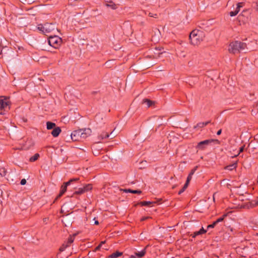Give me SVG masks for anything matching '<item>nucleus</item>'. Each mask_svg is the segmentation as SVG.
Returning <instances> with one entry per match:
<instances>
[{"label":"nucleus","mask_w":258,"mask_h":258,"mask_svg":"<svg viewBox=\"0 0 258 258\" xmlns=\"http://www.w3.org/2000/svg\"><path fill=\"white\" fill-rule=\"evenodd\" d=\"M205 35L203 31L195 29L190 33L189 38L191 44L196 45L199 44L203 40Z\"/></svg>","instance_id":"obj_1"},{"label":"nucleus","mask_w":258,"mask_h":258,"mask_svg":"<svg viewBox=\"0 0 258 258\" xmlns=\"http://www.w3.org/2000/svg\"><path fill=\"white\" fill-rule=\"evenodd\" d=\"M246 47V44L238 41L231 42L228 45V50L232 54L239 53L241 50H244Z\"/></svg>","instance_id":"obj_2"},{"label":"nucleus","mask_w":258,"mask_h":258,"mask_svg":"<svg viewBox=\"0 0 258 258\" xmlns=\"http://www.w3.org/2000/svg\"><path fill=\"white\" fill-rule=\"evenodd\" d=\"M37 28L45 35L51 33H54L56 31H58L55 25L52 23H45L44 25L39 24Z\"/></svg>","instance_id":"obj_3"},{"label":"nucleus","mask_w":258,"mask_h":258,"mask_svg":"<svg viewBox=\"0 0 258 258\" xmlns=\"http://www.w3.org/2000/svg\"><path fill=\"white\" fill-rule=\"evenodd\" d=\"M48 42L51 46L57 49L60 46L62 43V39L60 37L56 35L50 36L49 37Z\"/></svg>","instance_id":"obj_4"},{"label":"nucleus","mask_w":258,"mask_h":258,"mask_svg":"<svg viewBox=\"0 0 258 258\" xmlns=\"http://www.w3.org/2000/svg\"><path fill=\"white\" fill-rule=\"evenodd\" d=\"M10 101L8 98L0 96V114H4L3 110L9 109Z\"/></svg>","instance_id":"obj_5"},{"label":"nucleus","mask_w":258,"mask_h":258,"mask_svg":"<svg viewBox=\"0 0 258 258\" xmlns=\"http://www.w3.org/2000/svg\"><path fill=\"white\" fill-rule=\"evenodd\" d=\"M214 141L218 142L217 140H206L202 142H200L198 143L197 145V148L201 150H203L205 148V147L207 145H208L209 144L211 143L212 142H213Z\"/></svg>","instance_id":"obj_6"},{"label":"nucleus","mask_w":258,"mask_h":258,"mask_svg":"<svg viewBox=\"0 0 258 258\" xmlns=\"http://www.w3.org/2000/svg\"><path fill=\"white\" fill-rule=\"evenodd\" d=\"M80 130L74 131L71 134V138L73 141H77L82 140L81 136L82 133H81Z\"/></svg>","instance_id":"obj_7"},{"label":"nucleus","mask_w":258,"mask_h":258,"mask_svg":"<svg viewBox=\"0 0 258 258\" xmlns=\"http://www.w3.org/2000/svg\"><path fill=\"white\" fill-rule=\"evenodd\" d=\"M69 185H70V182H66L61 185L60 192L57 196L56 199L60 198L64 194V193L67 191V186Z\"/></svg>","instance_id":"obj_8"},{"label":"nucleus","mask_w":258,"mask_h":258,"mask_svg":"<svg viewBox=\"0 0 258 258\" xmlns=\"http://www.w3.org/2000/svg\"><path fill=\"white\" fill-rule=\"evenodd\" d=\"M81 132L82 133L81 136L82 139H85L89 136L91 134V130L90 128H85V129H81Z\"/></svg>","instance_id":"obj_9"},{"label":"nucleus","mask_w":258,"mask_h":258,"mask_svg":"<svg viewBox=\"0 0 258 258\" xmlns=\"http://www.w3.org/2000/svg\"><path fill=\"white\" fill-rule=\"evenodd\" d=\"M61 132V129L59 127H55L51 132V135L54 137H57Z\"/></svg>","instance_id":"obj_10"},{"label":"nucleus","mask_w":258,"mask_h":258,"mask_svg":"<svg viewBox=\"0 0 258 258\" xmlns=\"http://www.w3.org/2000/svg\"><path fill=\"white\" fill-rule=\"evenodd\" d=\"M210 122V121H206V122H199L196 125H195L194 126V128H198V129L200 128H203V127H205V126H206L207 125H208Z\"/></svg>","instance_id":"obj_11"},{"label":"nucleus","mask_w":258,"mask_h":258,"mask_svg":"<svg viewBox=\"0 0 258 258\" xmlns=\"http://www.w3.org/2000/svg\"><path fill=\"white\" fill-rule=\"evenodd\" d=\"M146 253V248H144L141 251H138V252H135V256H136V258L137 257L141 258L145 255Z\"/></svg>","instance_id":"obj_12"},{"label":"nucleus","mask_w":258,"mask_h":258,"mask_svg":"<svg viewBox=\"0 0 258 258\" xmlns=\"http://www.w3.org/2000/svg\"><path fill=\"white\" fill-rule=\"evenodd\" d=\"M237 162H235V163L228 165L225 167V169L228 170L232 171L233 169H235L237 166Z\"/></svg>","instance_id":"obj_13"},{"label":"nucleus","mask_w":258,"mask_h":258,"mask_svg":"<svg viewBox=\"0 0 258 258\" xmlns=\"http://www.w3.org/2000/svg\"><path fill=\"white\" fill-rule=\"evenodd\" d=\"M105 6L107 7H109L112 10H115L117 9V7L116 4L113 3L112 1L108 2L105 4Z\"/></svg>","instance_id":"obj_14"},{"label":"nucleus","mask_w":258,"mask_h":258,"mask_svg":"<svg viewBox=\"0 0 258 258\" xmlns=\"http://www.w3.org/2000/svg\"><path fill=\"white\" fill-rule=\"evenodd\" d=\"M122 255V252L116 251L114 253H113L111 255H109L107 258H117L118 257Z\"/></svg>","instance_id":"obj_15"},{"label":"nucleus","mask_w":258,"mask_h":258,"mask_svg":"<svg viewBox=\"0 0 258 258\" xmlns=\"http://www.w3.org/2000/svg\"><path fill=\"white\" fill-rule=\"evenodd\" d=\"M123 191L125 192H130L133 194H140L142 192L141 190H132L131 189H124Z\"/></svg>","instance_id":"obj_16"},{"label":"nucleus","mask_w":258,"mask_h":258,"mask_svg":"<svg viewBox=\"0 0 258 258\" xmlns=\"http://www.w3.org/2000/svg\"><path fill=\"white\" fill-rule=\"evenodd\" d=\"M206 232V230H205L203 228L201 229L199 231L194 232L192 237L195 238L196 236L202 234Z\"/></svg>","instance_id":"obj_17"},{"label":"nucleus","mask_w":258,"mask_h":258,"mask_svg":"<svg viewBox=\"0 0 258 258\" xmlns=\"http://www.w3.org/2000/svg\"><path fill=\"white\" fill-rule=\"evenodd\" d=\"M46 125L47 130H51L55 128L56 126L55 123L50 121H47L46 122Z\"/></svg>","instance_id":"obj_18"},{"label":"nucleus","mask_w":258,"mask_h":258,"mask_svg":"<svg viewBox=\"0 0 258 258\" xmlns=\"http://www.w3.org/2000/svg\"><path fill=\"white\" fill-rule=\"evenodd\" d=\"M155 203H156L155 202H153L143 201V202H141L140 203V204L142 206H152V205L153 204H155Z\"/></svg>","instance_id":"obj_19"},{"label":"nucleus","mask_w":258,"mask_h":258,"mask_svg":"<svg viewBox=\"0 0 258 258\" xmlns=\"http://www.w3.org/2000/svg\"><path fill=\"white\" fill-rule=\"evenodd\" d=\"M109 137V135L108 134L103 132L99 136H98V139L101 140H103L105 138H107Z\"/></svg>","instance_id":"obj_20"},{"label":"nucleus","mask_w":258,"mask_h":258,"mask_svg":"<svg viewBox=\"0 0 258 258\" xmlns=\"http://www.w3.org/2000/svg\"><path fill=\"white\" fill-rule=\"evenodd\" d=\"M83 188L85 192H87L92 189V185L91 184H86Z\"/></svg>","instance_id":"obj_21"},{"label":"nucleus","mask_w":258,"mask_h":258,"mask_svg":"<svg viewBox=\"0 0 258 258\" xmlns=\"http://www.w3.org/2000/svg\"><path fill=\"white\" fill-rule=\"evenodd\" d=\"M39 157V154L36 153L34 156H33L32 157H31L30 158L29 161L30 162H34V161H36L38 159Z\"/></svg>","instance_id":"obj_22"},{"label":"nucleus","mask_w":258,"mask_h":258,"mask_svg":"<svg viewBox=\"0 0 258 258\" xmlns=\"http://www.w3.org/2000/svg\"><path fill=\"white\" fill-rule=\"evenodd\" d=\"M85 192L83 187L79 188L77 190L74 192V195H81Z\"/></svg>","instance_id":"obj_23"},{"label":"nucleus","mask_w":258,"mask_h":258,"mask_svg":"<svg viewBox=\"0 0 258 258\" xmlns=\"http://www.w3.org/2000/svg\"><path fill=\"white\" fill-rule=\"evenodd\" d=\"M74 242V237H69L68 240L67 242H65L66 245H68V247L71 245V244Z\"/></svg>","instance_id":"obj_24"},{"label":"nucleus","mask_w":258,"mask_h":258,"mask_svg":"<svg viewBox=\"0 0 258 258\" xmlns=\"http://www.w3.org/2000/svg\"><path fill=\"white\" fill-rule=\"evenodd\" d=\"M144 103H146L148 107H150L153 104V102L149 99H145L143 100Z\"/></svg>","instance_id":"obj_25"},{"label":"nucleus","mask_w":258,"mask_h":258,"mask_svg":"<svg viewBox=\"0 0 258 258\" xmlns=\"http://www.w3.org/2000/svg\"><path fill=\"white\" fill-rule=\"evenodd\" d=\"M68 247V245H66V243H64L62 244V245L60 247L59 250L60 252H62L64 251L66 248Z\"/></svg>","instance_id":"obj_26"},{"label":"nucleus","mask_w":258,"mask_h":258,"mask_svg":"<svg viewBox=\"0 0 258 258\" xmlns=\"http://www.w3.org/2000/svg\"><path fill=\"white\" fill-rule=\"evenodd\" d=\"M225 216V215H224L223 217H220L218 218L216 221H215V223L217 224L218 223L221 222L223 220L224 217Z\"/></svg>","instance_id":"obj_27"},{"label":"nucleus","mask_w":258,"mask_h":258,"mask_svg":"<svg viewBox=\"0 0 258 258\" xmlns=\"http://www.w3.org/2000/svg\"><path fill=\"white\" fill-rule=\"evenodd\" d=\"M244 145L242 147H241L240 149H239V153H238L237 155H235L234 157H236L238 155H239L240 154V153L242 152L243 151V150H244Z\"/></svg>","instance_id":"obj_28"},{"label":"nucleus","mask_w":258,"mask_h":258,"mask_svg":"<svg viewBox=\"0 0 258 258\" xmlns=\"http://www.w3.org/2000/svg\"><path fill=\"white\" fill-rule=\"evenodd\" d=\"M237 14L236 13L235 11H231L229 13V15L231 17H234Z\"/></svg>","instance_id":"obj_29"},{"label":"nucleus","mask_w":258,"mask_h":258,"mask_svg":"<svg viewBox=\"0 0 258 258\" xmlns=\"http://www.w3.org/2000/svg\"><path fill=\"white\" fill-rule=\"evenodd\" d=\"M79 180V178H72L70 179L68 182H70V184L74 181H77Z\"/></svg>","instance_id":"obj_30"},{"label":"nucleus","mask_w":258,"mask_h":258,"mask_svg":"<svg viewBox=\"0 0 258 258\" xmlns=\"http://www.w3.org/2000/svg\"><path fill=\"white\" fill-rule=\"evenodd\" d=\"M191 178H192V175H191L190 174H189L188 176H187V178L186 182H189V181H190Z\"/></svg>","instance_id":"obj_31"},{"label":"nucleus","mask_w":258,"mask_h":258,"mask_svg":"<svg viewBox=\"0 0 258 258\" xmlns=\"http://www.w3.org/2000/svg\"><path fill=\"white\" fill-rule=\"evenodd\" d=\"M197 167H195L193 169L191 170L190 172L189 173V174L192 176V175L194 174L195 171L197 170Z\"/></svg>","instance_id":"obj_32"},{"label":"nucleus","mask_w":258,"mask_h":258,"mask_svg":"<svg viewBox=\"0 0 258 258\" xmlns=\"http://www.w3.org/2000/svg\"><path fill=\"white\" fill-rule=\"evenodd\" d=\"M216 225V224L214 222L213 224L208 225L207 228H214Z\"/></svg>","instance_id":"obj_33"},{"label":"nucleus","mask_w":258,"mask_h":258,"mask_svg":"<svg viewBox=\"0 0 258 258\" xmlns=\"http://www.w3.org/2000/svg\"><path fill=\"white\" fill-rule=\"evenodd\" d=\"M21 185H25L26 183V180L25 179H22L20 182Z\"/></svg>","instance_id":"obj_34"},{"label":"nucleus","mask_w":258,"mask_h":258,"mask_svg":"<svg viewBox=\"0 0 258 258\" xmlns=\"http://www.w3.org/2000/svg\"><path fill=\"white\" fill-rule=\"evenodd\" d=\"M252 205L255 206L258 205V199L252 201Z\"/></svg>","instance_id":"obj_35"},{"label":"nucleus","mask_w":258,"mask_h":258,"mask_svg":"<svg viewBox=\"0 0 258 258\" xmlns=\"http://www.w3.org/2000/svg\"><path fill=\"white\" fill-rule=\"evenodd\" d=\"M242 6H243V4L242 3H238L237 4V7H236L240 9V8H241Z\"/></svg>","instance_id":"obj_36"},{"label":"nucleus","mask_w":258,"mask_h":258,"mask_svg":"<svg viewBox=\"0 0 258 258\" xmlns=\"http://www.w3.org/2000/svg\"><path fill=\"white\" fill-rule=\"evenodd\" d=\"M149 16L151 17H154V18H157V14H153V13H150L149 14Z\"/></svg>","instance_id":"obj_37"},{"label":"nucleus","mask_w":258,"mask_h":258,"mask_svg":"<svg viewBox=\"0 0 258 258\" xmlns=\"http://www.w3.org/2000/svg\"><path fill=\"white\" fill-rule=\"evenodd\" d=\"M188 184H189V182H186L184 184L183 187V188L185 190L187 187L188 186Z\"/></svg>","instance_id":"obj_38"},{"label":"nucleus","mask_w":258,"mask_h":258,"mask_svg":"<svg viewBox=\"0 0 258 258\" xmlns=\"http://www.w3.org/2000/svg\"><path fill=\"white\" fill-rule=\"evenodd\" d=\"M188 184H189V182H186L184 184L183 187V188L185 190L187 187L188 186Z\"/></svg>","instance_id":"obj_39"},{"label":"nucleus","mask_w":258,"mask_h":258,"mask_svg":"<svg viewBox=\"0 0 258 258\" xmlns=\"http://www.w3.org/2000/svg\"><path fill=\"white\" fill-rule=\"evenodd\" d=\"M149 218H150L149 217H144L141 218V221H145V220H147V219H148Z\"/></svg>","instance_id":"obj_40"},{"label":"nucleus","mask_w":258,"mask_h":258,"mask_svg":"<svg viewBox=\"0 0 258 258\" xmlns=\"http://www.w3.org/2000/svg\"><path fill=\"white\" fill-rule=\"evenodd\" d=\"M255 10L258 12V0L256 2Z\"/></svg>","instance_id":"obj_41"},{"label":"nucleus","mask_w":258,"mask_h":258,"mask_svg":"<svg viewBox=\"0 0 258 258\" xmlns=\"http://www.w3.org/2000/svg\"><path fill=\"white\" fill-rule=\"evenodd\" d=\"M101 247V244H99L98 246H97L95 248V251H97V250H99L100 248Z\"/></svg>","instance_id":"obj_42"},{"label":"nucleus","mask_w":258,"mask_h":258,"mask_svg":"<svg viewBox=\"0 0 258 258\" xmlns=\"http://www.w3.org/2000/svg\"><path fill=\"white\" fill-rule=\"evenodd\" d=\"M221 133H222V130H221V129H220V130H219L217 132V135H221Z\"/></svg>","instance_id":"obj_43"},{"label":"nucleus","mask_w":258,"mask_h":258,"mask_svg":"<svg viewBox=\"0 0 258 258\" xmlns=\"http://www.w3.org/2000/svg\"><path fill=\"white\" fill-rule=\"evenodd\" d=\"M185 190L182 188L179 192L178 194L180 195L181 193H182Z\"/></svg>","instance_id":"obj_44"},{"label":"nucleus","mask_w":258,"mask_h":258,"mask_svg":"<svg viewBox=\"0 0 258 258\" xmlns=\"http://www.w3.org/2000/svg\"><path fill=\"white\" fill-rule=\"evenodd\" d=\"M235 11L236 13L237 14H238L239 13V12L240 11V9L236 7V8Z\"/></svg>","instance_id":"obj_45"},{"label":"nucleus","mask_w":258,"mask_h":258,"mask_svg":"<svg viewBox=\"0 0 258 258\" xmlns=\"http://www.w3.org/2000/svg\"><path fill=\"white\" fill-rule=\"evenodd\" d=\"M77 235V233L74 234L73 235H70V237H73L74 239H75V236Z\"/></svg>","instance_id":"obj_46"},{"label":"nucleus","mask_w":258,"mask_h":258,"mask_svg":"<svg viewBox=\"0 0 258 258\" xmlns=\"http://www.w3.org/2000/svg\"><path fill=\"white\" fill-rule=\"evenodd\" d=\"M130 258H136V256H135V255H132L130 256Z\"/></svg>","instance_id":"obj_47"},{"label":"nucleus","mask_w":258,"mask_h":258,"mask_svg":"<svg viewBox=\"0 0 258 258\" xmlns=\"http://www.w3.org/2000/svg\"><path fill=\"white\" fill-rule=\"evenodd\" d=\"M94 224L95 225H98L99 224V222H98V221L97 220H95V222H94Z\"/></svg>","instance_id":"obj_48"},{"label":"nucleus","mask_w":258,"mask_h":258,"mask_svg":"<svg viewBox=\"0 0 258 258\" xmlns=\"http://www.w3.org/2000/svg\"><path fill=\"white\" fill-rule=\"evenodd\" d=\"M105 241H102V242H101V243H100V244H101V246H102V245L103 244L105 243Z\"/></svg>","instance_id":"obj_49"},{"label":"nucleus","mask_w":258,"mask_h":258,"mask_svg":"<svg viewBox=\"0 0 258 258\" xmlns=\"http://www.w3.org/2000/svg\"><path fill=\"white\" fill-rule=\"evenodd\" d=\"M257 182L258 183V175H257Z\"/></svg>","instance_id":"obj_50"}]
</instances>
